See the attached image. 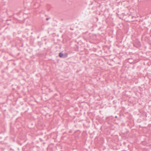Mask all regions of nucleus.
I'll list each match as a JSON object with an SVG mask.
<instances>
[{
    "label": "nucleus",
    "mask_w": 151,
    "mask_h": 151,
    "mask_svg": "<svg viewBox=\"0 0 151 151\" xmlns=\"http://www.w3.org/2000/svg\"><path fill=\"white\" fill-rule=\"evenodd\" d=\"M50 19V18H47L46 19V20L47 21V20H48Z\"/></svg>",
    "instance_id": "nucleus-3"
},
{
    "label": "nucleus",
    "mask_w": 151,
    "mask_h": 151,
    "mask_svg": "<svg viewBox=\"0 0 151 151\" xmlns=\"http://www.w3.org/2000/svg\"><path fill=\"white\" fill-rule=\"evenodd\" d=\"M71 132H72L71 130H70V131H69V132L70 133H71Z\"/></svg>",
    "instance_id": "nucleus-4"
},
{
    "label": "nucleus",
    "mask_w": 151,
    "mask_h": 151,
    "mask_svg": "<svg viewBox=\"0 0 151 151\" xmlns=\"http://www.w3.org/2000/svg\"><path fill=\"white\" fill-rule=\"evenodd\" d=\"M133 45L135 47H139L140 46V42L138 40H136L134 42Z\"/></svg>",
    "instance_id": "nucleus-2"
},
{
    "label": "nucleus",
    "mask_w": 151,
    "mask_h": 151,
    "mask_svg": "<svg viewBox=\"0 0 151 151\" xmlns=\"http://www.w3.org/2000/svg\"><path fill=\"white\" fill-rule=\"evenodd\" d=\"M68 54L67 52L63 53L61 52L59 53V56L62 58H65L68 57Z\"/></svg>",
    "instance_id": "nucleus-1"
},
{
    "label": "nucleus",
    "mask_w": 151,
    "mask_h": 151,
    "mask_svg": "<svg viewBox=\"0 0 151 151\" xmlns=\"http://www.w3.org/2000/svg\"><path fill=\"white\" fill-rule=\"evenodd\" d=\"M115 117V118H117V116H116Z\"/></svg>",
    "instance_id": "nucleus-5"
}]
</instances>
